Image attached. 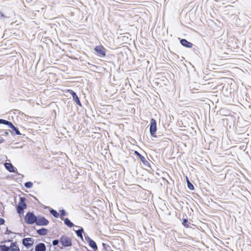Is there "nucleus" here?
I'll list each match as a JSON object with an SVG mask.
<instances>
[{
	"mask_svg": "<svg viewBox=\"0 0 251 251\" xmlns=\"http://www.w3.org/2000/svg\"><path fill=\"white\" fill-rule=\"evenodd\" d=\"M25 199L24 197L20 198V201L17 207V212L19 214H23L24 210L26 208V204L25 203Z\"/></svg>",
	"mask_w": 251,
	"mask_h": 251,
	"instance_id": "f257e3e1",
	"label": "nucleus"
},
{
	"mask_svg": "<svg viewBox=\"0 0 251 251\" xmlns=\"http://www.w3.org/2000/svg\"><path fill=\"white\" fill-rule=\"evenodd\" d=\"M25 220L26 223L31 225L36 222L37 221V217L33 214V213L31 212H28L25 216Z\"/></svg>",
	"mask_w": 251,
	"mask_h": 251,
	"instance_id": "f03ea898",
	"label": "nucleus"
},
{
	"mask_svg": "<svg viewBox=\"0 0 251 251\" xmlns=\"http://www.w3.org/2000/svg\"><path fill=\"white\" fill-rule=\"evenodd\" d=\"M94 50L100 57H104L106 55V49L102 45L96 46Z\"/></svg>",
	"mask_w": 251,
	"mask_h": 251,
	"instance_id": "7ed1b4c3",
	"label": "nucleus"
},
{
	"mask_svg": "<svg viewBox=\"0 0 251 251\" xmlns=\"http://www.w3.org/2000/svg\"><path fill=\"white\" fill-rule=\"evenodd\" d=\"M60 241L64 247H69L72 245L71 239L66 235L62 236L60 238Z\"/></svg>",
	"mask_w": 251,
	"mask_h": 251,
	"instance_id": "20e7f679",
	"label": "nucleus"
},
{
	"mask_svg": "<svg viewBox=\"0 0 251 251\" xmlns=\"http://www.w3.org/2000/svg\"><path fill=\"white\" fill-rule=\"evenodd\" d=\"M156 129V122L154 119H151V120L150 130V133L152 136H154Z\"/></svg>",
	"mask_w": 251,
	"mask_h": 251,
	"instance_id": "39448f33",
	"label": "nucleus"
},
{
	"mask_svg": "<svg viewBox=\"0 0 251 251\" xmlns=\"http://www.w3.org/2000/svg\"><path fill=\"white\" fill-rule=\"evenodd\" d=\"M49 223V221L43 217H37V221L35 222L38 226H46L48 225Z\"/></svg>",
	"mask_w": 251,
	"mask_h": 251,
	"instance_id": "423d86ee",
	"label": "nucleus"
},
{
	"mask_svg": "<svg viewBox=\"0 0 251 251\" xmlns=\"http://www.w3.org/2000/svg\"><path fill=\"white\" fill-rule=\"evenodd\" d=\"M34 243V240L32 238H26L23 239V244L26 248L31 247Z\"/></svg>",
	"mask_w": 251,
	"mask_h": 251,
	"instance_id": "0eeeda50",
	"label": "nucleus"
},
{
	"mask_svg": "<svg viewBox=\"0 0 251 251\" xmlns=\"http://www.w3.org/2000/svg\"><path fill=\"white\" fill-rule=\"evenodd\" d=\"M66 92H69L70 94H71L73 97V100H75V101L79 105L81 106V102L79 100L78 97L76 95L75 92H74L73 90L68 89L66 90Z\"/></svg>",
	"mask_w": 251,
	"mask_h": 251,
	"instance_id": "6e6552de",
	"label": "nucleus"
},
{
	"mask_svg": "<svg viewBox=\"0 0 251 251\" xmlns=\"http://www.w3.org/2000/svg\"><path fill=\"white\" fill-rule=\"evenodd\" d=\"M180 43L181 44L184 46V47H185L186 48H191L192 47H193V44L192 43L188 42V41H187L186 39H182L180 40Z\"/></svg>",
	"mask_w": 251,
	"mask_h": 251,
	"instance_id": "1a4fd4ad",
	"label": "nucleus"
},
{
	"mask_svg": "<svg viewBox=\"0 0 251 251\" xmlns=\"http://www.w3.org/2000/svg\"><path fill=\"white\" fill-rule=\"evenodd\" d=\"M35 250V251H46V248L44 243H41L36 246Z\"/></svg>",
	"mask_w": 251,
	"mask_h": 251,
	"instance_id": "9d476101",
	"label": "nucleus"
},
{
	"mask_svg": "<svg viewBox=\"0 0 251 251\" xmlns=\"http://www.w3.org/2000/svg\"><path fill=\"white\" fill-rule=\"evenodd\" d=\"M4 166L5 168L10 172H15L14 167L13 165L10 163H5Z\"/></svg>",
	"mask_w": 251,
	"mask_h": 251,
	"instance_id": "9b49d317",
	"label": "nucleus"
},
{
	"mask_svg": "<svg viewBox=\"0 0 251 251\" xmlns=\"http://www.w3.org/2000/svg\"><path fill=\"white\" fill-rule=\"evenodd\" d=\"M37 232L40 235H45L48 233V230L45 228H43L37 230Z\"/></svg>",
	"mask_w": 251,
	"mask_h": 251,
	"instance_id": "f8f14e48",
	"label": "nucleus"
},
{
	"mask_svg": "<svg viewBox=\"0 0 251 251\" xmlns=\"http://www.w3.org/2000/svg\"><path fill=\"white\" fill-rule=\"evenodd\" d=\"M64 223L69 227H72L74 226V225L70 221L68 218H66L64 220Z\"/></svg>",
	"mask_w": 251,
	"mask_h": 251,
	"instance_id": "ddd939ff",
	"label": "nucleus"
},
{
	"mask_svg": "<svg viewBox=\"0 0 251 251\" xmlns=\"http://www.w3.org/2000/svg\"><path fill=\"white\" fill-rule=\"evenodd\" d=\"M10 247L11 251H20L19 247L14 243H11Z\"/></svg>",
	"mask_w": 251,
	"mask_h": 251,
	"instance_id": "4468645a",
	"label": "nucleus"
},
{
	"mask_svg": "<svg viewBox=\"0 0 251 251\" xmlns=\"http://www.w3.org/2000/svg\"><path fill=\"white\" fill-rule=\"evenodd\" d=\"M134 154L138 156L139 158L140 159L141 161L144 162L145 161V158L140 153H139L137 151H134Z\"/></svg>",
	"mask_w": 251,
	"mask_h": 251,
	"instance_id": "2eb2a0df",
	"label": "nucleus"
},
{
	"mask_svg": "<svg viewBox=\"0 0 251 251\" xmlns=\"http://www.w3.org/2000/svg\"><path fill=\"white\" fill-rule=\"evenodd\" d=\"M0 124H4L8 126H10V125H12V123L11 122L3 119H0Z\"/></svg>",
	"mask_w": 251,
	"mask_h": 251,
	"instance_id": "dca6fc26",
	"label": "nucleus"
},
{
	"mask_svg": "<svg viewBox=\"0 0 251 251\" xmlns=\"http://www.w3.org/2000/svg\"><path fill=\"white\" fill-rule=\"evenodd\" d=\"M83 231V228L79 229L76 231V234L77 236L79 237L81 239H83L82 232Z\"/></svg>",
	"mask_w": 251,
	"mask_h": 251,
	"instance_id": "f3484780",
	"label": "nucleus"
},
{
	"mask_svg": "<svg viewBox=\"0 0 251 251\" xmlns=\"http://www.w3.org/2000/svg\"><path fill=\"white\" fill-rule=\"evenodd\" d=\"M182 225L186 228H188L189 227V223L188 222V219H183V222H182Z\"/></svg>",
	"mask_w": 251,
	"mask_h": 251,
	"instance_id": "a211bd4d",
	"label": "nucleus"
},
{
	"mask_svg": "<svg viewBox=\"0 0 251 251\" xmlns=\"http://www.w3.org/2000/svg\"><path fill=\"white\" fill-rule=\"evenodd\" d=\"M9 127H11L12 130H13L14 131H15L16 134L17 135H21V134L20 132L18 130V129L16 127H15L13 124H12V125H10V126Z\"/></svg>",
	"mask_w": 251,
	"mask_h": 251,
	"instance_id": "6ab92c4d",
	"label": "nucleus"
},
{
	"mask_svg": "<svg viewBox=\"0 0 251 251\" xmlns=\"http://www.w3.org/2000/svg\"><path fill=\"white\" fill-rule=\"evenodd\" d=\"M50 213L55 218H58L59 214V213L55 211V210L51 209L50 210Z\"/></svg>",
	"mask_w": 251,
	"mask_h": 251,
	"instance_id": "aec40b11",
	"label": "nucleus"
},
{
	"mask_svg": "<svg viewBox=\"0 0 251 251\" xmlns=\"http://www.w3.org/2000/svg\"><path fill=\"white\" fill-rule=\"evenodd\" d=\"M9 248L5 245H0V251H9Z\"/></svg>",
	"mask_w": 251,
	"mask_h": 251,
	"instance_id": "412c9836",
	"label": "nucleus"
},
{
	"mask_svg": "<svg viewBox=\"0 0 251 251\" xmlns=\"http://www.w3.org/2000/svg\"><path fill=\"white\" fill-rule=\"evenodd\" d=\"M187 186L189 189L191 190H193L194 189V185L189 181L188 178H187Z\"/></svg>",
	"mask_w": 251,
	"mask_h": 251,
	"instance_id": "4be33fe9",
	"label": "nucleus"
},
{
	"mask_svg": "<svg viewBox=\"0 0 251 251\" xmlns=\"http://www.w3.org/2000/svg\"><path fill=\"white\" fill-rule=\"evenodd\" d=\"M25 186L26 188H30L32 187L33 184L31 182H26L25 183Z\"/></svg>",
	"mask_w": 251,
	"mask_h": 251,
	"instance_id": "5701e85b",
	"label": "nucleus"
},
{
	"mask_svg": "<svg viewBox=\"0 0 251 251\" xmlns=\"http://www.w3.org/2000/svg\"><path fill=\"white\" fill-rule=\"evenodd\" d=\"M65 211L64 210H62L60 211V216L61 217H63L65 215Z\"/></svg>",
	"mask_w": 251,
	"mask_h": 251,
	"instance_id": "b1692460",
	"label": "nucleus"
},
{
	"mask_svg": "<svg viewBox=\"0 0 251 251\" xmlns=\"http://www.w3.org/2000/svg\"><path fill=\"white\" fill-rule=\"evenodd\" d=\"M5 221L3 218H0V226L4 224Z\"/></svg>",
	"mask_w": 251,
	"mask_h": 251,
	"instance_id": "393cba45",
	"label": "nucleus"
},
{
	"mask_svg": "<svg viewBox=\"0 0 251 251\" xmlns=\"http://www.w3.org/2000/svg\"><path fill=\"white\" fill-rule=\"evenodd\" d=\"M58 242H59L58 240H54L52 242V244L54 246H56V245H57L58 244Z\"/></svg>",
	"mask_w": 251,
	"mask_h": 251,
	"instance_id": "a878e982",
	"label": "nucleus"
},
{
	"mask_svg": "<svg viewBox=\"0 0 251 251\" xmlns=\"http://www.w3.org/2000/svg\"><path fill=\"white\" fill-rule=\"evenodd\" d=\"M5 16L4 15V14L3 13H2L1 12H0V18H4Z\"/></svg>",
	"mask_w": 251,
	"mask_h": 251,
	"instance_id": "bb28decb",
	"label": "nucleus"
},
{
	"mask_svg": "<svg viewBox=\"0 0 251 251\" xmlns=\"http://www.w3.org/2000/svg\"><path fill=\"white\" fill-rule=\"evenodd\" d=\"M2 143V141H0V143Z\"/></svg>",
	"mask_w": 251,
	"mask_h": 251,
	"instance_id": "cd10ccee",
	"label": "nucleus"
}]
</instances>
